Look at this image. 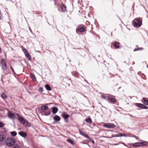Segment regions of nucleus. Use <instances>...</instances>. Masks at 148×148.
<instances>
[{"instance_id":"5","label":"nucleus","mask_w":148,"mask_h":148,"mask_svg":"<svg viewBox=\"0 0 148 148\" xmlns=\"http://www.w3.org/2000/svg\"><path fill=\"white\" fill-rule=\"evenodd\" d=\"M16 115L18 116V118L20 123L21 124L25 125L26 123V122L24 119L19 115L18 114H16Z\"/></svg>"},{"instance_id":"59","label":"nucleus","mask_w":148,"mask_h":148,"mask_svg":"<svg viewBox=\"0 0 148 148\" xmlns=\"http://www.w3.org/2000/svg\"><path fill=\"white\" fill-rule=\"evenodd\" d=\"M93 58H95V57L94 56H93Z\"/></svg>"},{"instance_id":"61","label":"nucleus","mask_w":148,"mask_h":148,"mask_svg":"<svg viewBox=\"0 0 148 148\" xmlns=\"http://www.w3.org/2000/svg\"><path fill=\"white\" fill-rule=\"evenodd\" d=\"M98 57H100V55H98Z\"/></svg>"},{"instance_id":"25","label":"nucleus","mask_w":148,"mask_h":148,"mask_svg":"<svg viewBox=\"0 0 148 148\" xmlns=\"http://www.w3.org/2000/svg\"><path fill=\"white\" fill-rule=\"evenodd\" d=\"M25 56L27 57V58L29 60H31V56L30 55L28 52L26 53H25Z\"/></svg>"},{"instance_id":"28","label":"nucleus","mask_w":148,"mask_h":148,"mask_svg":"<svg viewBox=\"0 0 148 148\" xmlns=\"http://www.w3.org/2000/svg\"><path fill=\"white\" fill-rule=\"evenodd\" d=\"M72 75L75 77H78V73L75 71L72 72Z\"/></svg>"},{"instance_id":"10","label":"nucleus","mask_w":148,"mask_h":148,"mask_svg":"<svg viewBox=\"0 0 148 148\" xmlns=\"http://www.w3.org/2000/svg\"><path fill=\"white\" fill-rule=\"evenodd\" d=\"M141 102L145 105H148V98L143 97L142 98Z\"/></svg>"},{"instance_id":"36","label":"nucleus","mask_w":148,"mask_h":148,"mask_svg":"<svg viewBox=\"0 0 148 148\" xmlns=\"http://www.w3.org/2000/svg\"><path fill=\"white\" fill-rule=\"evenodd\" d=\"M121 136L126 137L127 136V134H125L123 133H121Z\"/></svg>"},{"instance_id":"62","label":"nucleus","mask_w":148,"mask_h":148,"mask_svg":"<svg viewBox=\"0 0 148 148\" xmlns=\"http://www.w3.org/2000/svg\"><path fill=\"white\" fill-rule=\"evenodd\" d=\"M91 141V142L92 143V140Z\"/></svg>"},{"instance_id":"15","label":"nucleus","mask_w":148,"mask_h":148,"mask_svg":"<svg viewBox=\"0 0 148 148\" xmlns=\"http://www.w3.org/2000/svg\"><path fill=\"white\" fill-rule=\"evenodd\" d=\"M110 94H103L101 95V97L102 98L106 100L107 101L108 99V96Z\"/></svg>"},{"instance_id":"13","label":"nucleus","mask_w":148,"mask_h":148,"mask_svg":"<svg viewBox=\"0 0 148 148\" xmlns=\"http://www.w3.org/2000/svg\"><path fill=\"white\" fill-rule=\"evenodd\" d=\"M79 132L81 135L84 136L87 138L89 139L90 138L89 136L87 134H86L84 132L81 131L80 130H79Z\"/></svg>"},{"instance_id":"22","label":"nucleus","mask_w":148,"mask_h":148,"mask_svg":"<svg viewBox=\"0 0 148 148\" xmlns=\"http://www.w3.org/2000/svg\"><path fill=\"white\" fill-rule=\"evenodd\" d=\"M66 7L64 4H62V5L61 11L62 12H65L66 11Z\"/></svg>"},{"instance_id":"2","label":"nucleus","mask_w":148,"mask_h":148,"mask_svg":"<svg viewBox=\"0 0 148 148\" xmlns=\"http://www.w3.org/2000/svg\"><path fill=\"white\" fill-rule=\"evenodd\" d=\"M112 95H109L108 96V99L107 101L108 103L112 104H114L118 105L117 103L119 104L118 102L116 99L112 97Z\"/></svg>"},{"instance_id":"52","label":"nucleus","mask_w":148,"mask_h":148,"mask_svg":"<svg viewBox=\"0 0 148 148\" xmlns=\"http://www.w3.org/2000/svg\"><path fill=\"white\" fill-rule=\"evenodd\" d=\"M29 30H30V32H32V30L30 29V28H29Z\"/></svg>"},{"instance_id":"8","label":"nucleus","mask_w":148,"mask_h":148,"mask_svg":"<svg viewBox=\"0 0 148 148\" xmlns=\"http://www.w3.org/2000/svg\"><path fill=\"white\" fill-rule=\"evenodd\" d=\"M8 117L12 120H14L15 119V117L14 114L11 111H9L7 114Z\"/></svg>"},{"instance_id":"12","label":"nucleus","mask_w":148,"mask_h":148,"mask_svg":"<svg viewBox=\"0 0 148 148\" xmlns=\"http://www.w3.org/2000/svg\"><path fill=\"white\" fill-rule=\"evenodd\" d=\"M2 65L3 66V69L4 71L6 69V66L5 63V61L3 59H2L1 62Z\"/></svg>"},{"instance_id":"56","label":"nucleus","mask_w":148,"mask_h":148,"mask_svg":"<svg viewBox=\"0 0 148 148\" xmlns=\"http://www.w3.org/2000/svg\"><path fill=\"white\" fill-rule=\"evenodd\" d=\"M95 143V142L94 141V140H93V144Z\"/></svg>"},{"instance_id":"16","label":"nucleus","mask_w":148,"mask_h":148,"mask_svg":"<svg viewBox=\"0 0 148 148\" xmlns=\"http://www.w3.org/2000/svg\"><path fill=\"white\" fill-rule=\"evenodd\" d=\"M128 145L130 146H132V147L135 148H137L138 147V142H136L134 143H129L128 144Z\"/></svg>"},{"instance_id":"23","label":"nucleus","mask_w":148,"mask_h":148,"mask_svg":"<svg viewBox=\"0 0 148 148\" xmlns=\"http://www.w3.org/2000/svg\"><path fill=\"white\" fill-rule=\"evenodd\" d=\"M1 97L3 99H6L7 98V96L4 92H2L1 95Z\"/></svg>"},{"instance_id":"64","label":"nucleus","mask_w":148,"mask_h":148,"mask_svg":"<svg viewBox=\"0 0 148 148\" xmlns=\"http://www.w3.org/2000/svg\"><path fill=\"white\" fill-rule=\"evenodd\" d=\"M96 27H97V25H96Z\"/></svg>"},{"instance_id":"26","label":"nucleus","mask_w":148,"mask_h":148,"mask_svg":"<svg viewBox=\"0 0 148 148\" xmlns=\"http://www.w3.org/2000/svg\"><path fill=\"white\" fill-rule=\"evenodd\" d=\"M143 49V48L142 47H138L137 48H136L134 49L133 50L134 51H142Z\"/></svg>"},{"instance_id":"60","label":"nucleus","mask_w":148,"mask_h":148,"mask_svg":"<svg viewBox=\"0 0 148 148\" xmlns=\"http://www.w3.org/2000/svg\"><path fill=\"white\" fill-rule=\"evenodd\" d=\"M109 111H110V112H111V111L110 110H109Z\"/></svg>"},{"instance_id":"33","label":"nucleus","mask_w":148,"mask_h":148,"mask_svg":"<svg viewBox=\"0 0 148 148\" xmlns=\"http://www.w3.org/2000/svg\"><path fill=\"white\" fill-rule=\"evenodd\" d=\"M11 135L13 137L16 136L17 133L15 131H13L10 132Z\"/></svg>"},{"instance_id":"63","label":"nucleus","mask_w":148,"mask_h":148,"mask_svg":"<svg viewBox=\"0 0 148 148\" xmlns=\"http://www.w3.org/2000/svg\"><path fill=\"white\" fill-rule=\"evenodd\" d=\"M93 126H94V123H93Z\"/></svg>"},{"instance_id":"19","label":"nucleus","mask_w":148,"mask_h":148,"mask_svg":"<svg viewBox=\"0 0 148 148\" xmlns=\"http://www.w3.org/2000/svg\"><path fill=\"white\" fill-rule=\"evenodd\" d=\"M53 119L56 121H59L60 120V117L58 115H56L53 117Z\"/></svg>"},{"instance_id":"54","label":"nucleus","mask_w":148,"mask_h":148,"mask_svg":"<svg viewBox=\"0 0 148 148\" xmlns=\"http://www.w3.org/2000/svg\"><path fill=\"white\" fill-rule=\"evenodd\" d=\"M124 15L123 14V15H122L121 16H122V17H124Z\"/></svg>"},{"instance_id":"43","label":"nucleus","mask_w":148,"mask_h":148,"mask_svg":"<svg viewBox=\"0 0 148 148\" xmlns=\"http://www.w3.org/2000/svg\"><path fill=\"white\" fill-rule=\"evenodd\" d=\"M132 134L131 133H130L129 134H127V136L131 137H132V136H131V134Z\"/></svg>"},{"instance_id":"49","label":"nucleus","mask_w":148,"mask_h":148,"mask_svg":"<svg viewBox=\"0 0 148 148\" xmlns=\"http://www.w3.org/2000/svg\"><path fill=\"white\" fill-rule=\"evenodd\" d=\"M124 63H126V64H127V63H126V61H124ZM130 64V63L129 64H128V65H129V64Z\"/></svg>"},{"instance_id":"3","label":"nucleus","mask_w":148,"mask_h":148,"mask_svg":"<svg viewBox=\"0 0 148 148\" xmlns=\"http://www.w3.org/2000/svg\"><path fill=\"white\" fill-rule=\"evenodd\" d=\"M5 143L9 147H11L14 145L15 142L13 139L8 138L6 140Z\"/></svg>"},{"instance_id":"11","label":"nucleus","mask_w":148,"mask_h":148,"mask_svg":"<svg viewBox=\"0 0 148 148\" xmlns=\"http://www.w3.org/2000/svg\"><path fill=\"white\" fill-rule=\"evenodd\" d=\"M141 142V147L147 146H148V142L140 140Z\"/></svg>"},{"instance_id":"42","label":"nucleus","mask_w":148,"mask_h":148,"mask_svg":"<svg viewBox=\"0 0 148 148\" xmlns=\"http://www.w3.org/2000/svg\"><path fill=\"white\" fill-rule=\"evenodd\" d=\"M39 91L40 92H42L43 91V88H40L39 90Z\"/></svg>"},{"instance_id":"45","label":"nucleus","mask_w":148,"mask_h":148,"mask_svg":"<svg viewBox=\"0 0 148 148\" xmlns=\"http://www.w3.org/2000/svg\"><path fill=\"white\" fill-rule=\"evenodd\" d=\"M117 16V17L118 18H119V19L120 20V21L122 22V23H123V22L121 21V20L120 19V17L118 16L117 15H116Z\"/></svg>"},{"instance_id":"35","label":"nucleus","mask_w":148,"mask_h":148,"mask_svg":"<svg viewBox=\"0 0 148 148\" xmlns=\"http://www.w3.org/2000/svg\"><path fill=\"white\" fill-rule=\"evenodd\" d=\"M141 109H148V107L145 106V105L143 104Z\"/></svg>"},{"instance_id":"27","label":"nucleus","mask_w":148,"mask_h":148,"mask_svg":"<svg viewBox=\"0 0 148 148\" xmlns=\"http://www.w3.org/2000/svg\"><path fill=\"white\" fill-rule=\"evenodd\" d=\"M85 31V29L84 27H81L78 29V31L79 32H84Z\"/></svg>"},{"instance_id":"53","label":"nucleus","mask_w":148,"mask_h":148,"mask_svg":"<svg viewBox=\"0 0 148 148\" xmlns=\"http://www.w3.org/2000/svg\"><path fill=\"white\" fill-rule=\"evenodd\" d=\"M137 140H138V138H135Z\"/></svg>"},{"instance_id":"32","label":"nucleus","mask_w":148,"mask_h":148,"mask_svg":"<svg viewBox=\"0 0 148 148\" xmlns=\"http://www.w3.org/2000/svg\"><path fill=\"white\" fill-rule=\"evenodd\" d=\"M30 77L32 79V80H35L36 77L34 75L32 74H30Z\"/></svg>"},{"instance_id":"44","label":"nucleus","mask_w":148,"mask_h":148,"mask_svg":"<svg viewBox=\"0 0 148 148\" xmlns=\"http://www.w3.org/2000/svg\"><path fill=\"white\" fill-rule=\"evenodd\" d=\"M23 49H24V50L25 51V52L26 53L28 52V51L26 49L24 48Z\"/></svg>"},{"instance_id":"18","label":"nucleus","mask_w":148,"mask_h":148,"mask_svg":"<svg viewBox=\"0 0 148 148\" xmlns=\"http://www.w3.org/2000/svg\"><path fill=\"white\" fill-rule=\"evenodd\" d=\"M143 104L141 103H134V105L136 106V107L141 109Z\"/></svg>"},{"instance_id":"4","label":"nucleus","mask_w":148,"mask_h":148,"mask_svg":"<svg viewBox=\"0 0 148 148\" xmlns=\"http://www.w3.org/2000/svg\"><path fill=\"white\" fill-rule=\"evenodd\" d=\"M103 126L107 128L112 129L115 128L116 125L113 123H103Z\"/></svg>"},{"instance_id":"30","label":"nucleus","mask_w":148,"mask_h":148,"mask_svg":"<svg viewBox=\"0 0 148 148\" xmlns=\"http://www.w3.org/2000/svg\"><path fill=\"white\" fill-rule=\"evenodd\" d=\"M45 87L46 89L47 90L49 91H50L51 90V88L49 84H46L45 85Z\"/></svg>"},{"instance_id":"37","label":"nucleus","mask_w":148,"mask_h":148,"mask_svg":"<svg viewBox=\"0 0 148 148\" xmlns=\"http://www.w3.org/2000/svg\"><path fill=\"white\" fill-rule=\"evenodd\" d=\"M13 148H20V147L18 145H15Z\"/></svg>"},{"instance_id":"6","label":"nucleus","mask_w":148,"mask_h":148,"mask_svg":"<svg viewBox=\"0 0 148 148\" xmlns=\"http://www.w3.org/2000/svg\"><path fill=\"white\" fill-rule=\"evenodd\" d=\"M62 117L64 118L65 121L66 122H67L69 121L68 119L70 117V115L68 114H66L64 112H63L61 115Z\"/></svg>"},{"instance_id":"21","label":"nucleus","mask_w":148,"mask_h":148,"mask_svg":"<svg viewBox=\"0 0 148 148\" xmlns=\"http://www.w3.org/2000/svg\"><path fill=\"white\" fill-rule=\"evenodd\" d=\"M18 134L20 135V136L23 137H26L27 136L25 132L22 131L19 132L18 133Z\"/></svg>"},{"instance_id":"41","label":"nucleus","mask_w":148,"mask_h":148,"mask_svg":"<svg viewBox=\"0 0 148 148\" xmlns=\"http://www.w3.org/2000/svg\"><path fill=\"white\" fill-rule=\"evenodd\" d=\"M141 142H138V147H141Z\"/></svg>"},{"instance_id":"31","label":"nucleus","mask_w":148,"mask_h":148,"mask_svg":"<svg viewBox=\"0 0 148 148\" xmlns=\"http://www.w3.org/2000/svg\"><path fill=\"white\" fill-rule=\"evenodd\" d=\"M121 137V133H120L119 134H115L114 135L112 134V137Z\"/></svg>"},{"instance_id":"48","label":"nucleus","mask_w":148,"mask_h":148,"mask_svg":"<svg viewBox=\"0 0 148 148\" xmlns=\"http://www.w3.org/2000/svg\"><path fill=\"white\" fill-rule=\"evenodd\" d=\"M11 70H12V71L13 72V73H14V69L12 68H11Z\"/></svg>"},{"instance_id":"46","label":"nucleus","mask_w":148,"mask_h":148,"mask_svg":"<svg viewBox=\"0 0 148 148\" xmlns=\"http://www.w3.org/2000/svg\"><path fill=\"white\" fill-rule=\"evenodd\" d=\"M129 115H130V116L132 117H135V116H133L132 115H131V114H129Z\"/></svg>"},{"instance_id":"20","label":"nucleus","mask_w":148,"mask_h":148,"mask_svg":"<svg viewBox=\"0 0 148 148\" xmlns=\"http://www.w3.org/2000/svg\"><path fill=\"white\" fill-rule=\"evenodd\" d=\"M52 110V112L54 114H56L58 111V109L56 107H54L51 108Z\"/></svg>"},{"instance_id":"29","label":"nucleus","mask_w":148,"mask_h":148,"mask_svg":"<svg viewBox=\"0 0 148 148\" xmlns=\"http://www.w3.org/2000/svg\"><path fill=\"white\" fill-rule=\"evenodd\" d=\"M66 140L67 142L70 143L71 145H73L74 143V142L70 138H68Z\"/></svg>"},{"instance_id":"34","label":"nucleus","mask_w":148,"mask_h":148,"mask_svg":"<svg viewBox=\"0 0 148 148\" xmlns=\"http://www.w3.org/2000/svg\"><path fill=\"white\" fill-rule=\"evenodd\" d=\"M86 121L88 123H91L92 122V119L90 118H88L86 119Z\"/></svg>"},{"instance_id":"14","label":"nucleus","mask_w":148,"mask_h":148,"mask_svg":"<svg viewBox=\"0 0 148 148\" xmlns=\"http://www.w3.org/2000/svg\"><path fill=\"white\" fill-rule=\"evenodd\" d=\"M93 36L95 37L96 41L97 42H98L100 40L99 36V35L97 34L95 32L93 31Z\"/></svg>"},{"instance_id":"50","label":"nucleus","mask_w":148,"mask_h":148,"mask_svg":"<svg viewBox=\"0 0 148 148\" xmlns=\"http://www.w3.org/2000/svg\"><path fill=\"white\" fill-rule=\"evenodd\" d=\"M110 131H112V132L113 131V132H116V133H118V132H116V131H111L110 130Z\"/></svg>"},{"instance_id":"40","label":"nucleus","mask_w":148,"mask_h":148,"mask_svg":"<svg viewBox=\"0 0 148 148\" xmlns=\"http://www.w3.org/2000/svg\"><path fill=\"white\" fill-rule=\"evenodd\" d=\"M103 137L105 138H113V137H112V135L111 137H109L108 136H103Z\"/></svg>"},{"instance_id":"39","label":"nucleus","mask_w":148,"mask_h":148,"mask_svg":"<svg viewBox=\"0 0 148 148\" xmlns=\"http://www.w3.org/2000/svg\"><path fill=\"white\" fill-rule=\"evenodd\" d=\"M109 144L111 145H117L119 144V143L112 144L111 143H109Z\"/></svg>"},{"instance_id":"24","label":"nucleus","mask_w":148,"mask_h":148,"mask_svg":"<svg viewBox=\"0 0 148 148\" xmlns=\"http://www.w3.org/2000/svg\"><path fill=\"white\" fill-rule=\"evenodd\" d=\"M5 139V136L3 135H0V141H2Z\"/></svg>"},{"instance_id":"51","label":"nucleus","mask_w":148,"mask_h":148,"mask_svg":"<svg viewBox=\"0 0 148 148\" xmlns=\"http://www.w3.org/2000/svg\"><path fill=\"white\" fill-rule=\"evenodd\" d=\"M135 64V62H132V64L133 65H134Z\"/></svg>"},{"instance_id":"55","label":"nucleus","mask_w":148,"mask_h":148,"mask_svg":"<svg viewBox=\"0 0 148 148\" xmlns=\"http://www.w3.org/2000/svg\"><path fill=\"white\" fill-rule=\"evenodd\" d=\"M94 24H95V25H96V23H95V21L94 22Z\"/></svg>"},{"instance_id":"7","label":"nucleus","mask_w":148,"mask_h":148,"mask_svg":"<svg viewBox=\"0 0 148 148\" xmlns=\"http://www.w3.org/2000/svg\"><path fill=\"white\" fill-rule=\"evenodd\" d=\"M120 43L116 41H115L113 43H112L111 45H112L115 48L120 49L121 48L120 46Z\"/></svg>"},{"instance_id":"9","label":"nucleus","mask_w":148,"mask_h":148,"mask_svg":"<svg viewBox=\"0 0 148 148\" xmlns=\"http://www.w3.org/2000/svg\"><path fill=\"white\" fill-rule=\"evenodd\" d=\"M132 22L134 27L136 28L140 27L142 25H141L140 24V23H138L136 22L134 20L132 21Z\"/></svg>"},{"instance_id":"1","label":"nucleus","mask_w":148,"mask_h":148,"mask_svg":"<svg viewBox=\"0 0 148 148\" xmlns=\"http://www.w3.org/2000/svg\"><path fill=\"white\" fill-rule=\"evenodd\" d=\"M40 108V112L42 115L47 116L50 114L51 112L47 106L45 105H42L41 106Z\"/></svg>"},{"instance_id":"47","label":"nucleus","mask_w":148,"mask_h":148,"mask_svg":"<svg viewBox=\"0 0 148 148\" xmlns=\"http://www.w3.org/2000/svg\"><path fill=\"white\" fill-rule=\"evenodd\" d=\"M132 137H133V138H138V137L136 136H132Z\"/></svg>"},{"instance_id":"38","label":"nucleus","mask_w":148,"mask_h":148,"mask_svg":"<svg viewBox=\"0 0 148 148\" xmlns=\"http://www.w3.org/2000/svg\"><path fill=\"white\" fill-rule=\"evenodd\" d=\"M3 123L2 122H0V128L3 127Z\"/></svg>"},{"instance_id":"17","label":"nucleus","mask_w":148,"mask_h":148,"mask_svg":"<svg viewBox=\"0 0 148 148\" xmlns=\"http://www.w3.org/2000/svg\"><path fill=\"white\" fill-rule=\"evenodd\" d=\"M136 22L138 23H140V24L142 25V20H141L140 18H135L134 20Z\"/></svg>"},{"instance_id":"58","label":"nucleus","mask_w":148,"mask_h":148,"mask_svg":"<svg viewBox=\"0 0 148 148\" xmlns=\"http://www.w3.org/2000/svg\"><path fill=\"white\" fill-rule=\"evenodd\" d=\"M146 67H147V68H148V65H147L146 66Z\"/></svg>"},{"instance_id":"57","label":"nucleus","mask_w":148,"mask_h":148,"mask_svg":"<svg viewBox=\"0 0 148 148\" xmlns=\"http://www.w3.org/2000/svg\"><path fill=\"white\" fill-rule=\"evenodd\" d=\"M112 32H111V35L112 36Z\"/></svg>"}]
</instances>
